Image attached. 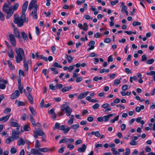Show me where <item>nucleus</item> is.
Returning <instances> with one entry per match:
<instances>
[{
  "instance_id": "obj_1",
  "label": "nucleus",
  "mask_w": 155,
  "mask_h": 155,
  "mask_svg": "<svg viewBox=\"0 0 155 155\" xmlns=\"http://www.w3.org/2000/svg\"><path fill=\"white\" fill-rule=\"evenodd\" d=\"M15 51L16 54L15 56L16 62L17 63H19L23 60L24 65L25 71H27L28 70V63L26 61V58L23 49L20 48H15Z\"/></svg>"
},
{
  "instance_id": "obj_2",
  "label": "nucleus",
  "mask_w": 155,
  "mask_h": 155,
  "mask_svg": "<svg viewBox=\"0 0 155 155\" xmlns=\"http://www.w3.org/2000/svg\"><path fill=\"white\" fill-rule=\"evenodd\" d=\"M14 16V22L15 24H17L18 27L22 26L24 21L28 22V19L26 18L25 14H22L20 18L19 17L18 15H15Z\"/></svg>"
},
{
  "instance_id": "obj_3",
  "label": "nucleus",
  "mask_w": 155,
  "mask_h": 155,
  "mask_svg": "<svg viewBox=\"0 0 155 155\" xmlns=\"http://www.w3.org/2000/svg\"><path fill=\"white\" fill-rule=\"evenodd\" d=\"M61 108L62 111L66 113L68 116H70L72 111V109L66 103L61 105Z\"/></svg>"
},
{
  "instance_id": "obj_4",
  "label": "nucleus",
  "mask_w": 155,
  "mask_h": 155,
  "mask_svg": "<svg viewBox=\"0 0 155 155\" xmlns=\"http://www.w3.org/2000/svg\"><path fill=\"white\" fill-rule=\"evenodd\" d=\"M2 9L3 11L7 14L6 17V19H9L12 15H10L11 13L10 11V7L9 5L7 3L5 4Z\"/></svg>"
},
{
  "instance_id": "obj_5",
  "label": "nucleus",
  "mask_w": 155,
  "mask_h": 155,
  "mask_svg": "<svg viewBox=\"0 0 155 155\" xmlns=\"http://www.w3.org/2000/svg\"><path fill=\"white\" fill-rule=\"evenodd\" d=\"M9 38L12 45L14 47L16 46V41L14 35L12 34H9Z\"/></svg>"
},
{
  "instance_id": "obj_6",
  "label": "nucleus",
  "mask_w": 155,
  "mask_h": 155,
  "mask_svg": "<svg viewBox=\"0 0 155 155\" xmlns=\"http://www.w3.org/2000/svg\"><path fill=\"white\" fill-rule=\"evenodd\" d=\"M19 6V4L18 3H15L14 5H12L10 7V11L11 14L12 15L13 14L14 11L16 10Z\"/></svg>"
},
{
  "instance_id": "obj_7",
  "label": "nucleus",
  "mask_w": 155,
  "mask_h": 155,
  "mask_svg": "<svg viewBox=\"0 0 155 155\" xmlns=\"http://www.w3.org/2000/svg\"><path fill=\"white\" fill-rule=\"evenodd\" d=\"M20 92L18 90H16L11 95L10 98L12 100L15 99L18 97L20 95Z\"/></svg>"
},
{
  "instance_id": "obj_8",
  "label": "nucleus",
  "mask_w": 155,
  "mask_h": 155,
  "mask_svg": "<svg viewBox=\"0 0 155 155\" xmlns=\"http://www.w3.org/2000/svg\"><path fill=\"white\" fill-rule=\"evenodd\" d=\"M21 130L22 132H24V131H29L31 129L30 126L28 124L24 125L21 127Z\"/></svg>"
},
{
  "instance_id": "obj_9",
  "label": "nucleus",
  "mask_w": 155,
  "mask_h": 155,
  "mask_svg": "<svg viewBox=\"0 0 155 155\" xmlns=\"http://www.w3.org/2000/svg\"><path fill=\"white\" fill-rule=\"evenodd\" d=\"M30 153L34 155H43V154L38 150L35 149H32L30 151Z\"/></svg>"
},
{
  "instance_id": "obj_10",
  "label": "nucleus",
  "mask_w": 155,
  "mask_h": 155,
  "mask_svg": "<svg viewBox=\"0 0 155 155\" xmlns=\"http://www.w3.org/2000/svg\"><path fill=\"white\" fill-rule=\"evenodd\" d=\"M28 4V1H26L23 4L22 8V10L21 13L22 14H25V13L27 9V6Z\"/></svg>"
},
{
  "instance_id": "obj_11",
  "label": "nucleus",
  "mask_w": 155,
  "mask_h": 155,
  "mask_svg": "<svg viewBox=\"0 0 155 155\" xmlns=\"http://www.w3.org/2000/svg\"><path fill=\"white\" fill-rule=\"evenodd\" d=\"M19 131H16L15 130H13L12 132V136L14 139H17L19 137Z\"/></svg>"
},
{
  "instance_id": "obj_12",
  "label": "nucleus",
  "mask_w": 155,
  "mask_h": 155,
  "mask_svg": "<svg viewBox=\"0 0 155 155\" xmlns=\"http://www.w3.org/2000/svg\"><path fill=\"white\" fill-rule=\"evenodd\" d=\"M89 92L88 91H85L83 93H81L78 96V100H81L82 99L85 97L89 93Z\"/></svg>"
},
{
  "instance_id": "obj_13",
  "label": "nucleus",
  "mask_w": 155,
  "mask_h": 155,
  "mask_svg": "<svg viewBox=\"0 0 155 155\" xmlns=\"http://www.w3.org/2000/svg\"><path fill=\"white\" fill-rule=\"evenodd\" d=\"M87 148V146L85 144H82L81 147L78 148V150L79 152H84Z\"/></svg>"
},
{
  "instance_id": "obj_14",
  "label": "nucleus",
  "mask_w": 155,
  "mask_h": 155,
  "mask_svg": "<svg viewBox=\"0 0 155 155\" xmlns=\"http://www.w3.org/2000/svg\"><path fill=\"white\" fill-rule=\"evenodd\" d=\"M11 116V114H8L5 117L0 118V121H2L3 122L7 121L9 119Z\"/></svg>"
},
{
  "instance_id": "obj_15",
  "label": "nucleus",
  "mask_w": 155,
  "mask_h": 155,
  "mask_svg": "<svg viewBox=\"0 0 155 155\" xmlns=\"http://www.w3.org/2000/svg\"><path fill=\"white\" fill-rule=\"evenodd\" d=\"M14 33L15 35V36L16 38L19 39L21 38V37L19 35V31L17 28H14Z\"/></svg>"
},
{
  "instance_id": "obj_16",
  "label": "nucleus",
  "mask_w": 155,
  "mask_h": 155,
  "mask_svg": "<svg viewBox=\"0 0 155 155\" xmlns=\"http://www.w3.org/2000/svg\"><path fill=\"white\" fill-rule=\"evenodd\" d=\"M34 134L35 135H38L39 136H42L43 135H44L45 133L42 130L39 129L38 130L34 132Z\"/></svg>"
},
{
  "instance_id": "obj_17",
  "label": "nucleus",
  "mask_w": 155,
  "mask_h": 155,
  "mask_svg": "<svg viewBox=\"0 0 155 155\" xmlns=\"http://www.w3.org/2000/svg\"><path fill=\"white\" fill-rule=\"evenodd\" d=\"M28 98L29 102L31 104H33L34 103L33 99L31 95L29 93L26 95Z\"/></svg>"
},
{
  "instance_id": "obj_18",
  "label": "nucleus",
  "mask_w": 155,
  "mask_h": 155,
  "mask_svg": "<svg viewBox=\"0 0 155 155\" xmlns=\"http://www.w3.org/2000/svg\"><path fill=\"white\" fill-rule=\"evenodd\" d=\"M39 150L40 151L44 153L47 152L52 151V150H50V149L46 147L39 148Z\"/></svg>"
},
{
  "instance_id": "obj_19",
  "label": "nucleus",
  "mask_w": 155,
  "mask_h": 155,
  "mask_svg": "<svg viewBox=\"0 0 155 155\" xmlns=\"http://www.w3.org/2000/svg\"><path fill=\"white\" fill-rule=\"evenodd\" d=\"M25 143V141L22 138H20L17 142V144L18 146H20L21 145H24Z\"/></svg>"
},
{
  "instance_id": "obj_20",
  "label": "nucleus",
  "mask_w": 155,
  "mask_h": 155,
  "mask_svg": "<svg viewBox=\"0 0 155 155\" xmlns=\"http://www.w3.org/2000/svg\"><path fill=\"white\" fill-rule=\"evenodd\" d=\"M36 0H32L31 2L30 3L28 6V9L31 10L32 8L35 3L36 2Z\"/></svg>"
},
{
  "instance_id": "obj_21",
  "label": "nucleus",
  "mask_w": 155,
  "mask_h": 155,
  "mask_svg": "<svg viewBox=\"0 0 155 155\" xmlns=\"http://www.w3.org/2000/svg\"><path fill=\"white\" fill-rule=\"evenodd\" d=\"M21 36L24 40L27 41L28 39L27 34L24 31H22L21 33Z\"/></svg>"
},
{
  "instance_id": "obj_22",
  "label": "nucleus",
  "mask_w": 155,
  "mask_h": 155,
  "mask_svg": "<svg viewBox=\"0 0 155 155\" xmlns=\"http://www.w3.org/2000/svg\"><path fill=\"white\" fill-rule=\"evenodd\" d=\"M12 119H11L9 121L10 125L13 127H15L18 126L19 124L16 122L12 121Z\"/></svg>"
},
{
  "instance_id": "obj_23",
  "label": "nucleus",
  "mask_w": 155,
  "mask_h": 155,
  "mask_svg": "<svg viewBox=\"0 0 155 155\" xmlns=\"http://www.w3.org/2000/svg\"><path fill=\"white\" fill-rule=\"evenodd\" d=\"M14 138L10 136L8 137L6 140V143L7 144H10L14 140Z\"/></svg>"
},
{
  "instance_id": "obj_24",
  "label": "nucleus",
  "mask_w": 155,
  "mask_h": 155,
  "mask_svg": "<svg viewBox=\"0 0 155 155\" xmlns=\"http://www.w3.org/2000/svg\"><path fill=\"white\" fill-rule=\"evenodd\" d=\"M72 88V87L71 86L70 87H63L61 90L63 92H64L66 91H68L70 90Z\"/></svg>"
},
{
  "instance_id": "obj_25",
  "label": "nucleus",
  "mask_w": 155,
  "mask_h": 155,
  "mask_svg": "<svg viewBox=\"0 0 155 155\" xmlns=\"http://www.w3.org/2000/svg\"><path fill=\"white\" fill-rule=\"evenodd\" d=\"M91 134L92 135H95L96 137H99L101 136V134L98 131H92L91 133Z\"/></svg>"
},
{
  "instance_id": "obj_26",
  "label": "nucleus",
  "mask_w": 155,
  "mask_h": 155,
  "mask_svg": "<svg viewBox=\"0 0 155 155\" xmlns=\"http://www.w3.org/2000/svg\"><path fill=\"white\" fill-rule=\"evenodd\" d=\"M7 62L9 65V68L11 70H13L14 68V66L10 60H8Z\"/></svg>"
},
{
  "instance_id": "obj_27",
  "label": "nucleus",
  "mask_w": 155,
  "mask_h": 155,
  "mask_svg": "<svg viewBox=\"0 0 155 155\" xmlns=\"http://www.w3.org/2000/svg\"><path fill=\"white\" fill-rule=\"evenodd\" d=\"M18 88L21 94H22L23 92V87L21 84L18 85Z\"/></svg>"
},
{
  "instance_id": "obj_28",
  "label": "nucleus",
  "mask_w": 155,
  "mask_h": 155,
  "mask_svg": "<svg viewBox=\"0 0 155 155\" xmlns=\"http://www.w3.org/2000/svg\"><path fill=\"white\" fill-rule=\"evenodd\" d=\"M65 56L66 58L68 60V62L69 63H71L72 61L73 60V58L67 54H66Z\"/></svg>"
},
{
  "instance_id": "obj_29",
  "label": "nucleus",
  "mask_w": 155,
  "mask_h": 155,
  "mask_svg": "<svg viewBox=\"0 0 155 155\" xmlns=\"http://www.w3.org/2000/svg\"><path fill=\"white\" fill-rule=\"evenodd\" d=\"M79 124H74V125H71L70 128H71V129H73L74 130H76V129H77L78 128H79Z\"/></svg>"
},
{
  "instance_id": "obj_30",
  "label": "nucleus",
  "mask_w": 155,
  "mask_h": 155,
  "mask_svg": "<svg viewBox=\"0 0 155 155\" xmlns=\"http://www.w3.org/2000/svg\"><path fill=\"white\" fill-rule=\"evenodd\" d=\"M30 120L31 123L34 126H35L36 125V124L34 119L32 115H31L30 117Z\"/></svg>"
},
{
  "instance_id": "obj_31",
  "label": "nucleus",
  "mask_w": 155,
  "mask_h": 155,
  "mask_svg": "<svg viewBox=\"0 0 155 155\" xmlns=\"http://www.w3.org/2000/svg\"><path fill=\"white\" fill-rule=\"evenodd\" d=\"M154 61V60L153 58L149 59L146 61V63L149 64H152Z\"/></svg>"
},
{
  "instance_id": "obj_32",
  "label": "nucleus",
  "mask_w": 155,
  "mask_h": 155,
  "mask_svg": "<svg viewBox=\"0 0 155 155\" xmlns=\"http://www.w3.org/2000/svg\"><path fill=\"white\" fill-rule=\"evenodd\" d=\"M119 117V116L117 115L114 118L111 120L110 121V122L112 123H114L115 121H117L118 120Z\"/></svg>"
},
{
  "instance_id": "obj_33",
  "label": "nucleus",
  "mask_w": 155,
  "mask_h": 155,
  "mask_svg": "<svg viewBox=\"0 0 155 155\" xmlns=\"http://www.w3.org/2000/svg\"><path fill=\"white\" fill-rule=\"evenodd\" d=\"M111 150L113 154L115 155H119V153L116 150V149L115 148H112Z\"/></svg>"
},
{
  "instance_id": "obj_34",
  "label": "nucleus",
  "mask_w": 155,
  "mask_h": 155,
  "mask_svg": "<svg viewBox=\"0 0 155 155\" xmlns=\"http://www.w3.org/2000/svg\"><path fill=\"white\" fill-rule=\"evenodd\" d=\"M110 70L109 69H105L104 68H103L101 69L99 73L101 74H102L104 72H106L107 73H108L110 72Z\"/></svg>"
},
{
  "instance_id": "obj_35",
  "label": "nucleus",
  "mask_w": 155,
  "mask_h": 155,
  "mask_svg": "<svg viewBox=\"0 0 155 155\" xmlns=\"http://www.w3.org/2000/svg\"><path fill=\"white\" fill-rule=\"evenodd\" d=\"M74 141V139L72 138H67V144L68 143H69L71 144L72 143H73Z\"/></svg>"
},
{
  "instance_id": "obj_36",
  "label": "nucleus",
  "mask_w": 155,
  "mask_h": 155,
  "mask_svg": "<svg viewBox=\"0 0 155 155\" xmlns=\"http://www.w3.org/2000/svg\"><path fill=\"white\" fill-rule=\"evenodd\" d=\"M49 87L50 89H51L53 91L56 90V86L53 85V84H51L49 85Z\"/></svg>"
},
{
  "instance_id": "obj_37",
  "label": "nucleus",
  "mask_w": 155,
  "mask_h": 155,
  "mask_svg": "<svg viewBox=\"0 0 155 155\" xmlns=\"http://www.w3.org/2000/svg\"><path fill=\"white\" fill-rule=\"evenodd\" d=\"M4 20L5 17L3 14L0 11V20L1 21H4Z\"/></svg>"
},
{
  "instance_id": "obj_38",
  "label": "nucleus",
  "mask_w": 155,
  "mask_h": 155,
  "mask_svg": "<svg viewBox=\"0 0 155 155\" xmlns=\"http://www.w3.org/2000/svg\"><path fill=\"white\" fill-rule=\"evenodd\" d=\"M17 152V150L14 147H12L10 150V153L12 154H14L15 153Z\"/></svg>"
},
{
  "instance_id": "obj_39",
  "label": "nucleus",
  "mask_w": 155,
  "mask_h": 155,
  "mask_svg": "<svg viewBox=\"0 0 155 155\" xmlns=\"http://www.w3.org/2000/svg\"><path fill=\"white\" fill-rule=\"evenodd\" d=\"M13 52L11 50L10 52H8V55L9 57L10 58H13L14 56L13 54Z\"/></svg>"
},
{
  "instance_id": "obj_40",
  "label": "nucleus",
  "mask_w": 155,
  "mask_h": 155,
  "mask_svg": "<svg viewBox=\"0 0 155 155\" xmlns=\"http://www.w3.org/2000/svg\"><path fill=\"white\" fill-rule=\"evenodd\" d=\"M87 120L89 122H92L94 120V117L92 115H91L87 118Z\"/></svg>"
},
{
  "instance_id": "obj_41",
  "label": "nucleus",
  "mask_w": 155,
  "mask_h": 155,
  "mask_svg": "<svg viewBox=\"0 0 155 155\" xmlns=\"http://www.w3.org/2000/svg\"><path fill=\"white\" fill-rule=\"evenodd\" d=\"M33 18L37 19L38 18L37 11H34V14L32 16Z\"/></svg>"
},
{
  "instance_id": "obj_42",
  "label": "nucleus",
  "mask_w": 155,
  "mask_h": 155,
  "mask_svg": "<svg viewBox=\"0 0 155 155\" xmlns=\"http://www.w3.org/2000/svg\"><path fill=\"white\" fill-rule=\"evenodd\" d=\"M67 138L65 137H64L62 139L59 141V143H65L67 144Z\"/></svg>"
},
{
  "instance_id": "obj_43",
  "label": "nucleus",
  "mask_w": 155,
  "mask_h": 155,
  "mask_svg": "<svg viewBox=\"0 0 155 155\" xmlns=\"http://www.w3.org/2000/svg\"><path fill=\"white\" fill-rule=\"evenodd\" d=\"M102 119H103V121H104L105 122L108 121L109 120L108 117V116H107V115H106L103 116L102 117Z\"/></svg>"
},
{
  "instance_id": "obj_44",
  "label": "nucleus",
  "mask_w": 155,
  "mask_h": 155,
  "mask_svg": "<svg viewBox=\"0 0 155 155\" xmlns=\"http://www.w3.org/2000/svg\"><path fill=\"white\" fill-rule=\"evenodd\" d=\"M35 28L36 34L38 36L40 34V30L38 26H36Z\"/></svg>"
},
{
  "instance_id": "obj_45",
  "label": "nucleus",
  "mask_w": 155,
  "mask_h": 155,
  "mask_svg": "<svg viewBox=\"0 0 155 155\" xmlns=\"http://www.w3.org/2000/svg\"><path fill=\"white\" fill-rule=\"evenodd\" d=\"M53 66L54 67L58 68H61L62 67L61 65H60L57 62H55L54 63Z\"/></svg>"
},
{
  "instance_id": "obj_46",
  "label": "nucleus",
  "mask_w": 155,
  "mask_h": 155,
  "mask_svg": "<svg viewBox=\"0 0 155 155\" xmlns=\"http://www.w3.org/2000/svg\"><path fill=\"white\" fill-rule=\"evenodd\" d=\"M68 145L67 146V147L70 150H72L74 147V146L73 145H71L70 144H67Z\"/></svg>"
},
{
  "instance_id": "obj_47",
  "label": "nucleus",
  "mask_w": 155,
  "mask_h": 155,
  "mask_svg": "<svg viewBox=\"0 0 155 155\" xmlns=\"http://www.w3.org/2000/svg\"><path fill=\"white\" fill-rule=\"evenodd\" d=\"M40 147V145L39 141L38 140H37L35 141V147L36 148H38Z\"/></svg>"
},
{
  "instance_id": "obj_48",
  "label": "nucleus",
  "mask_w": 155,
  "mask_h": 155,
  "mask_svg": "<svg viewBox=\"0 0 155 155\" xmlns=\"http://www.w3.org/2000/svg\"><path fill=\"white\" fill-rule=\"evenodd\" d=\"M128 86L127 84L124 85L122 87V90L123 91H125L128 89Z\"/></svg>"
},
{
  "instance_id": "obj_49",
  "label": "nucleus",
  "mask_w": 155,
  "mask_h": 155,
  "mask_svg": "<svg viewBox=\"0 0 155 155\" xmlns=\"http://www.w3.org/2000/svg\"><path fill=\"white\" fill-rule=\"evenodd\" d=\"M95 44V42L94 41H90L88 44V46L90 47H94V45Z\"/></svg>"
},
{
  "instance_id": "obj_50",
  "label": "nucleus",
  "mask_w": 155,
  "mask_h": 155,
  "mask_svg": "<svg viewBox=\"0 0 155 155\" xmlns=\"http://www.w3.org/2000/svg\"><path fill=\"white\" fill-rule=\"evenodd\" d=\"M141 24V23L140 22L134 21L133 22L132 25L133 26H135L137 25H140Z\"/></svg>"
},
{
  "instance_id": "obj_51",
  "label": "nucleus",
  "mask_w": 155,
  "mask_h": 155,
  "mask_svg": "<svg viewBox=\"0 0 155 155\" xmlns=\"http://www.w3.org/2000/svg\"><path fill=\"white\" fill-rule=\"evenodd\" d=\"M71 128L70 127H68L64 129V130L63 131L64 134H67L68 133V132L71 129Z\"/></svg>"
},
{
  "instance_id": "obj_52",
  "label": "nucleus",
  "mask_w": 155,
  "mask_h": 155,
  "mask_svg": "<svg viewBox=\"0 0 155 155\" xmlns=\"http://www.w3.org/2000/svg\"><path fill=\"white\" fill-rule=\"evenodd\" d=\"M100 104H97L96 103L94 105H93L92 107V108L94 110L97 109L99 106Z\"/></svg>"
},
{
  "instance_id": "obj_53",
  "label": "nucleus",
  "mask_w": 155,
  "mask_h": 155,
  "mask_svg": "<svg viewBox=\"0 0 155 155\" xmlns=\"http://www.w3.org/2000/svg\"><path fill=\"white\" fill-rule=\"evenodd\" d=\"M74 121V118L73 117H71V118L68 121V122L69 124L71 125L73 123Z\"/></svg>"
},
{
  "instance_id": "obj_54",
  "label": "nucleus",
  "mask_w": 155,
  "mask_h": 155,
  "mask_svg": "<svg viewBox=\"0 0 155 155\" xmlns=\"http://www.w3.org/2000/svg\"><path fill=\"white\" fill-rule=\"evenodd\" d=\"M130 144L131 145L134 146L137 145V142L132 140L130 141Z\"/></svg>"
},
{
  "instance_id": "obj_55",
  "label": "nucleus",
  "mask_w": 155,
  "mask_h": 155,
  "mask_svg": "<svg viewBox=\"0 0 155 155\" xmlns=\"http://www.w3.org/2000/svg\"><path fill=\"white\" fill-rule=\"evenodd\" d=\"M113 61L114 59L112 55H110L108 57L107 61L108 62H112Z\"/></svg>"
},
{
  "instance_id": "obj_56",
  "label": "nucleus",
  "mask_w": 155,
  "mask_h": 155,
  "mask_svg": "<svg viewBox=\"0 0 155 155\" xmlns=\"http://www.w3.org/2000/svg\"><path fill=\"white\" fill-rule=\"evenodd\" d=\"M11 110L9 108H8L6 109L3 112V113L4 114H7L8 113H9L11 112Z\"/></svg>"
},
{
  "instance_id": "obj_57",
  "label": "nucleus",
  "mask_w": 155,
  "mask_h": 155,
  "mask_svg": "<svg viewBox=\"0 0 155 155\" xmlns=\"http://www.w3.org/2000/svg\"><path fill=\"white\" fill-rule=\"evenodd\" d=\"M29 109L31 113L33 114H35L36 113V111L34 110L33 107H29Z\"/></svg>"
},
{
  "instance_id": "obj_58",
  "label": "nucleus",
  "mask_w": 155,
  "mask_h": 155,
  "mask_svg": "<svg viewBox=\"0 0 155 155\" xmlns=\"http://www.w3.org/2000/svg\"><path fill=\"white\" fill-rule=\"evenodd\" d=\"M40 58H41V59H42L44 61H48L47 58L44 56L42 55H40Z\"/></svg>"
},
{
  "instance_id": "obj_59",
  "label": "nucleus",
  "mask_w": 155,
  "mask_h": 155,
  "mask_svg": "<svg viewBox=\"0 0 155 155\" xmlns=\"http://www.w3.org/2000/svg\"><path fill=\"white\" fill-rule=\"evenodd\" d=\"M120 81L119 79H116L114 81V84L115 85H118L120 83Z\"/></svg>"
},
{
  "instance_id": "obj_60",
  "label": "nucleus",
  "mask_w": 155,
  "mask_h": 155,
  "mask_svg": "<svg viewBox=\"0 0 155 155\" xmlns=\"http://www.w3.org/2000/svg\"><path fill=\"white\" fill-rule=\"evenodd\" d=\"M75 66V65L72 66H70L68 68V70L70 72H71L73 70L74 67Z\"/></svg>"
},
{
  "instance_id": "obj_61",
  "label": "nucleus",
  "mask_w": 155,
  "mask_h": 155,
  "mask_svg": "<svg viewBox=\"0 0 155 155\" xmlns=\"http://www.w3.org/2000/svg\"><path fill=\"white\" fill-rule=\"evenodd\" d=\"M82 141L81 139H78L75 142V144L78 145L81 143Z\"/></svg>"
},
{
  "instance_id": "obj_62",
  "label": "nucleus",
  "mask_w": 155,
  "mask_h": 155,
  "mask_svg": "<svg viewBox=\"0 0 155 155\" xmlns=\"http://www.w3.org/2000/svg\"><path fill=\"white\" fill-rule=\"evenodd\" d=\"M109 105L108 104L106 103L103 104L101 107L103 108L106 109L107 107H109Z\"/></svg>"
},
{
  "instance_id": "obj_63",
  "label": "nucleus",
  "mask_w": 155,
  "mask_h": 155,
  "mask_svg": "<svg viewBox=\"0 0 155 155\" xmlns=\"http://www.w3.org/2000/svg\"><path fill=\"white\" fill-rule=\"evenodd\" d=\"M147 75H153L155 74V71H151L150 72H147L146 73Z\"/></svg>"
},
{
  "instance_id": "obj_64",
  "label": "nucleus",
  "mask_w": 155,
  "mask_h": 155,
  "mask_svg": "<svg viewBox=\"0 0 155 155\" xmlns=\"http://www.w3.org/2000/svg\"><path fill=\"white\" fill-rule=\"evenodd\" d=\"M126 152L125 153V155H129L130 154V150L129 148L126 149Z\"/></svg>"
}]
</instances>
